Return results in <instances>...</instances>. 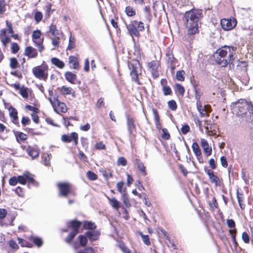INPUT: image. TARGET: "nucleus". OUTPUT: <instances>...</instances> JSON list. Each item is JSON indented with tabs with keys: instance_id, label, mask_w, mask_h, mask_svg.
Returning a JSON list of instances; mask_svg holds the SVG:
<instances>
[{
	"instance_id": "f257e3e1",
	"label": "nucleus",
	"mask_w": 253,
	"mask_h": 253,
	"mask_svg": "<svg viewBox=\"0 0 253 253\" xmlns=\"http://www.w3.org/2000/svg\"><path fill=\"white\" fill-rule=\"evenodd\" d=\"M202 10L192 9L184 14V23L187 29V39L191 42L195 38V35L199 33V24L203 17Z\"/></svg>"
},
{
	"instance_id": "f03ea898",
	"label": "nucleus",
	"mask_w": 253,
	"mask_h": 253,
	"mask_svg": "<svg viewBox=\"0 0 253 253\" xmlns=\"http://www.w3.org/2000/svg\"><path fill=\"white\" fill-rule=\"evenodd\" d=\"M237 47L224 45L218 48L213 54L215 62L221 67H225L228 64H234V56Z\"/></svg>"
},
{
	"instance_id": "7ed1b4c3",
	"label": "nucleus",
	"mask_w": 253,
	"mask_h": 253,
	"mask_svg": "<svg viewBox=\"0 0 253 253\" xmlns=\"http://www.w3.org/2000/svg\"><path fill=\"white\" fill-rule=\"evenodd\" d=\"M234 113L247 122H253V105L250 102L241 99L231 104Z\"/></svg>"
},
{
	"instance_id": "20e7f679",
	"label": "nucleus",
	"mask_w": 253,
	"mask_h": 253,
	"mask_svg": "<svg viewBox=\"0 0 253 253\" xmlns=\"http://www.w3.org/2000/svg\"><path fill=\"white\" fill-rule=\"evenodd\" d=\"M221 27L224 31H229L233 29L237 25V21L234 18L222 19L220 21Z\"/></svg>"
},
{
	"instance_id": "39448f33",
	"label": "nucleus",
	"mask_w": 253,
	"mask_h": 253,
	"mask_svg": "<svg viewBox=\"0 0 253 253\" xmlns=\"http://www.w3.org/2000/svg\"><path fill=\"white\" fill-rule=\"evenodd\" d=\"M59 190V195L61 196L67 197L70 191V184L67 182H60L57 184Z\"/></svg>"
},
{
	"instance_id": "423d86ee",
	"label": "nucleus",
	"mask_w": 253,
	"mask_h": 253,
	"mask_svg": "<svg viewBox=\"0 0 253 253\" xmlns=\"http://www.w3.org/2000/svg\"><path fill=\"white\" fill-rule=\"evenodd\" d=\"M32 71L34 76L40 80L46 81L47 79V74L45 73L44 70L42 69L40 66H37L34 67Z\"/></svg>"
},
{
	"instance_id": "0eeeda50",
	"label": "nucleus",
	"mask_w": 253,
	"mask_h": 253,
	"mask_svg": "<svg viewBox=\"0 0 253 253\" xmlns=\"http://www.w3.org/2000/svg\"><path fill=\"white\" fill-rule=\"evenodd\" d=\"M149 70L151 72L154 78H157L159 76L158 67L159 64L157 61H152L148 63Z\"/></svg>"
},
{
	"instance_id": "6e6552de",
	"label": "nucleus",
	"mask_w": 253,
	"mask_h": 253,
	"mask_svg": "<svg viewBox=\"0 0 253 253\" xmlns=\"http://www.w3.org/2000/svg\"><path fill=\"white\" fill-rule=\"evenodd\" d=\"M226 222L228 227L231 228V229L229 230V232L230 234L231 235L232 241L234 242L235 244H236V230L235 229V222L232 219H227Z\"/></svg>"
},
{
	"instance_id": "1a4fd4ad",
	"label": "nucleus",
	"mask_w": 253,
	"mask_h": 253,
	"mask_svg": "<svg viewBox=\"0 0 253 253\" xmlns=\"http://www.w3.org/2000/svg\"><path fill=\"white\" fill-rule=\"evenodd\" d=\"M126 118L127 130L130 135L133 134L136 129V126L134 124V120L128 115L126 116Z\"/></svg>"
},
{
	"instance_id": "9d476101",
	"label": "nucleus",
	"mask_w": 253,
	"mask_h": 253,
	"mask_svg": "<svg viewBox=\"0 0 253 253\" xmlns=\"http://www.w3.org/2000/svg\"><path fill=\"white\" fill-rule=\"evenodd\" d=\"M207 173L208 174L210 181L211 183H214L215 186H220L219 178L216 175H214L212 171L208 169L207 170Z\"/></svg>"
},
{
	"instance_id": "9b49d317",
	"label": "nucleus",
	"mask_w": 253,
	"mask_h": 253,
	"mask_svg": "<svg viewBox=\"0 0 253 253\" xmlns=\"http://www.w3.org/2000/svg\"><path fill=\"white\" fill-rule=\"evenodd\" d=\"M201 146L203 149L204 152L205 154V155L208 157L210 156L212 152V149L211 147L209 146V144L207 141L205 139L202 138L201 139Z\"/></svg>"
},
{
	"instance_id": "f8f14e48",
	"label": "nucleus",
	"mask_w": 253,
	"mask_h": 253,
	"mask_svg": "<svg viewBox=\"0 0 253 253\" xmlns=\"http://www.w3.org/2000/svg\"><path fill=\"white\" fill-rule=\"evenodd\" d=\"M24 55L30 58H35L38 55V52L36 49L29 46L26 47Z\"/></svg>"
},
{
	"instance_id": "ddd939ff",
	"label": "nucleus",
	"mask_w": 253,
	"mask_h": 253,
	"mask_svg": "<svg viewBox=\"0 0 253 253\" xmlns=\"http://www.w3.org/2000/svg\"><path fill=\"white\" fill-rule=\"evenodd\" d=\"M192 148L199 162L203 163L202 158L201 157V151L198 144L197 142H193L192 145Z\"/></svg>"
},
{
	"instance_id": "4468645a",
	"label": "nucleus",
	"mask_w": 253,
	"mask_h": 253,
	"mask_svg": "<svg viewBox=\"0 0 253 253\" xmlns=\"http://www.w3.org/2000/svg\"><path fill=\"white\" fill-rule=\"evenodd\" d=\"M81 225V222L79 221L73 220L68 222L67 226L68 228H72V231H76L77 234L79 233V230Z\"/></svg>"
},
{
	"instance_id": "2eb2a0df",
	"label": "nucleus",
	"mask_w": 253,
	"mask_h": 253,
	"mask_svg": "<svg viewBox=\"0 0 253 253\" xmlns=\"http://www.w3.org/2000/svg\"><path fill=\"white\" fill-rule=\"evenodd\" d=\"M85 234L86 237H87L90 241H95L99 238L100 233L98 231L93 230L87 231L85 232Z\"/></svg>"
},
{
	"instance_id": "dca6fc26",
	"label": "nucleus",
	"mask_w": 253,
	"mask_h": 253,
	"mask_svg": "<svg viewBox=\"0 0 253 253\" xmlns=\"http://www.w3.org/2000/svg\"><path fill=\"white\" fill-rule=\"evenodd\" d=\"M126 28L129 33V34L132 36L139 37L140 34L139 31L136 29V27L133 23L129 24L126 25Z\"/></svg>"
},
{
	"instance_id": "f3484780",
	"label": "nucleus",
	"mask_w": 253,
	"mask_h": 253,
	"mask_svg": "<svg viewBox=\"0 0 253 253\" xmlns=\"http://www.w3.org/2000/svg\"><path fill=\"white\" fill-rule=\"evenodd\" d=\"M107 198L109 201L110 205L115 210H118L120 207L119 202L114 197L112 198L107 196Z\"/></svg>"
},
{
	"instance_id": "a211bd4d",
	"label": "nucleus",
	"mask_w": 253,
	"mask_h": 253,
	"mask_svg": "<svg viewBox=\"0 0 253 253\" xmlns=\"http://www.w3.org/2000/svg\"><path fill=\"white\" fill-rule=\"evenodd\" d=\"M28 154L32 157V159L36 158L39 156V152L37 150L31 146H28L26 149Z\"/></svg>"
},
{
	"instance_id": "6ab92c4d",
	"label": "nucleus",
	"mask_w": 253,
	"mask_h": 253,
	"mask_svg": "<svg viewBox=\"0 0 253 253\" xmlns=\"http://www.w3.org/2000/svg\"><path fill=\"white\" fill-rule=\"evenodd\" d=\"M237 198L241 209L242 210L244 209L245 208L246 205L244 203H243L244 199V195L242 193H240L238 190L237 191Z\"/></svg>"
},
{
	"instance_id": "aec40b11",
	"label": "nucleus",
	"mask_w": 253,
	"mask_h": 253,
	"mask_svg": "<svg viewBox=\"0 0 253 253\" xmlns=\"http://www.w3.org/2000/svg\"><path fill=\"white\" fill-rule=\"evenodd\" d=\"M65 77L68 82L74 83V82L76 80L77 76L72 72H66L65 73Z\"/></svg>"
},
{
	"instance_id": "412c9836",
	"label": "nucleus",
	"mask_w": 253,
	"mask_h": 253,
	"mask_svg": "<svg viewBox=\"0 0 253 253\" xmlns=\"http://www.w3.org/2000/svg\"><path fill=\"white\" fill-rule=\"evenodd\" d=\"M51 61L53 65L56 66L60 69L63 68L65 66V64L63 61L60 60L58 58L56 57L52 58Z\"/></svg>"
},
{
	"instance_id": "4be33fe9",
	"label": "nucleus",
	"mask_w": 253,
	"mask_h": 253,
	"mask_svg": "<svg viewBox=\"0 0 253 253\" xmlns=\"http://www.w3.org/2000/svg\"><path fill=\"white\" fill-rule=\"evenodd\" d=\"M69 62L70 63L72 64L73 65V68L75 69H78L79 67V64L77 58L74 56H70L69 57Z\"/></svg>"
},
{
	"instance_id": "5701e85b",
	"label": "nucleus",
	"mask_w": 253,
	"mask_h": 253,
	"mask_svg": "<svg viewBox=\"0 0 253 253\" xmlns=\"http://www.w3.org/2000/svg\"><path fill=\"white\" fill-rule=\"evenodd\" d=\"M132 67V69L130 72V76L131 77L132 80L134 81H135L136 83L139 84L138 83L139 82V79L138 77V73L136 71V69L134 67L133 65H131Z\"/></svg>"
},
{
	"instance_id": "b1692460",
	"label": "nucleus",
	"mask_w": 253,
	"mask_h": 253,
	"mask_svg": "<svg viewBox=\"0 0 253 253\" xmlns=\"http://www.w3.org/2000/svg\"><path fill=\"white\" fill-rule=\"evenodd\" d=\"M55 103L57 104L61 112L65 113L67 111V108L64 103L60 102L57 99H56Z\"/></svg>"
},
{
	"instance_id": "393cba45",
	"label": "nucleus",
	"mask_w": 253,
	"mask_h": 253,
	"mask_svg": "<svg viewBox=\"0 0 253 253\" xmlns=\"http://www.w3.org/2000/svg\"><path fill=\"white\" fill-rule=\"evenodd\" d=\"M166 60L168 64H172L175 63L176 59L172 53L169 52L167 53Z\"/></svg>"
},
{
	"instance_id": "a878e982",
	"label": "nucleus",
	"mask_w": 253,
	"mask_h": 253,
	"mask_svg": "<svg viewBox=\"0 0 253 253\" xmlns=\"http://www.w3.org/2000/svg\"><path fill=\"white\" fill-rule=\"evenodd\" d=\"M9 110L10 117L12 118L14 120H17L18 119V116L16 110L11 106Z\"/></svg>"
},
{
	"instance_id": "bb28decb",
	"label": "nucleus",
	"mask_w": 253,
	"mask_h": 253,
	"mask_svg": "<svg viewBox=\"0 0 253 253\" xmlns=\"http://www.w3.org/2000/svg\"><path fill=\"white\" fill-rule=\"evenodd\" d=\"M84 226L85 229L91 230L92 231L95 229L96 227L95 223L91 221L85 222Z\"/></svg>"
},
{
	"instance_id": "cd10ccee",
	"label": "nucleus",
	"mask_w": 253,
	"mask_h": 253,
	"mask_svg": "<svg viewBox=\"0 0 253 253\" xmlns=\"http://www.w3.org/2000/svg\"><path fill=\"white\" fill-rule=\"evenodd\" d=\"M77 234L76 231H72L65 239V242L67 243H70Z\"/></svg>"
},
{
	"instance_id": "c85d7f7f",
	"label": "nucleus",
	"mask_w": 253,
	"mask_h": 253,
	"mask_svg": "<svg viewBox=\"0 0 253 253\" xmlns=\"http://www.w3.org/2000/svg\"><path fill=\"white\" fill-rule=\"evenodd\" d=\"M76 43H75V39L74 37H72L71 36L70 39L68 46L67 47V49L71 50L74 48L75 47Z\"/></svg>"
},
{
	"instance_id": "c756f323",
	"label": "nucleus",
	"mask_w": 253,
	"mask_h": 253,
	"mask_svg": "<svg viewBox=\"0 0 253 253\" xmlns=\"http://www.w3.org/2000/svg\"><path fill=\"white\" fill-rule=\"evenodd\" d=\"M126 12L127 16H132L135 14V11L133 8L130 6H126Z\"/></svg>"
},
{
	"instance_id": "7c9ffc66",
	"label": "nucleus",
	"mask_w": 253,
	"mask_h": 253,
	"mask_svg": "<svg viewBox=\"0 0 253 253\" xmlns=\"http://www.w3.org/2000/svg\"><path fill=\"white\" fill-rule=\"evenodd\" d=\"M137 167L139 170L143 173V175H146L147 174L146 171V168L144 164L140 162L137 164Z\"/></svg>"
},
{
	"instance_id": "2f4dec72",
	"label": "nucleus",
	"mask_w": 253,
	"mask_h": 253,
	"mask_svg": "<svg viewBox=\"0 0 253 253\" xmlns=\"http://www.w3.org/2000/svg\"><path fill=\"white\" fill-rule=\"evenodd\" d=\"M41 35V33L40 30H36L34 31L32 34V39L33 41L34 42H37L35 41V40L39 39Z\"/></svg>"
},
{
	"instance_id": "473e14b6",
	"label": "nucleus",
	"mask_w": 253,
	"mask_h": 253,
	"mask_svg": "<svg viewBox=\"0 0 253 253\" xmlns=\"http://www.w3.org/2000/svg\"><path fill=\"white\" fill-rule=\"evenodd\" d=\"M184 72L183 70L177 71L176 74L177 80L179 81H183L184 80Z\"/></svg>"
},
{
	"instance_id": "72a5a7b5",
	"label": "nucleus",
	"mask_w": 253,
	"mask_h": 253,
	"mask_svg": "<svg viewBox=\"0 0 253 253\" xmlns=\"http://www.w3.org/2000/svg\"><path fill=\"white\" fill-rule=\"evenodd\" d=\"M71 133L70 135L67 134L62 135L61 136V140L66 143H69L72 140Z\"/></svg>"
},
{
	"instance_id": "f704fd0d",
	"label": "nucleus",
	"mask_w": 253,
	"mask_h": 253,
	"mask_svg": "<svg viewBox=\"0 0 253 253\" xmlns=\"http://www.w3.org/2000/svg\"><path fill=\"white\" fill-rule=\"evenodd\" d=\"M87 178L90 180H95L97 179V175L93 172L88 171L86 173Z\"/></svg>"
},
{
	"instance_id": "c9c22d12",
	"label": "nucleus",
	"mask_w": 253,
	"mask_h": 253,
	"mask_svg": "<svg viewBox=\"0 0 253 253\" xmlns=\"http://www.w3.org/2000/svg\"><path fill=\"white\" fill-rule=\"evenodd\" d=\"M168 106L169 109L172 111H174L177 108V105L174 100H171L168 102Z\"/></svg>"
},
{
	"instance_id": "e433bc0d",
	"label": "nucleus",
	"mask_w": 253,
	"mask_h": 253,
	"mask_svg": "<svg viewBox=\"0 0 253 253\" xmlns=\"http://www.w3.org/2000/svg\"><path fill=\"white\" fill-rule=\"evenodd\" d=\"M78 238L79 239L81 245L83 247H84L87 242L86 237L84 235H80Z\"/></svg>"
},
{
	"instance_id": "4c0bfd02",
	"label": "nucleus",
	"mask_w": 253,
	"mask_h": 253,
	"mask_svg": "<svg viewBox=\"0 0 253 253\" xmlns=\"http://www.w3.org/2000/svg\"><path fill=\"white\" fill-rule=\"evenodd\" d=\"M18 64V61L15 58L10 59V67L11 69H16L17 67Z\"/></svg>"
},
{
	"instance_id": "58836bf2",
	"label": "nucleus",
	"mask_w": 253,
	"mask_h": 253,
	"mask_svg": "<svg viewBox=\"0 0 253 253\" xmlns=\"http://www.w3.org/2000/svg\"><path fill=\"white\" fill-rule=\"evenodd\" d=\"M11 52L16 53L19 50V46L17 43L13 42L11 45Z\"/></svg>"
},
{
	"instance_id": "ea45409f",
	"label": "nucleus",
	"mask_w": 253,
	"mask_h": 253,
	"mask_svg": "<svg viewBox=\"0 0 253 253\" xmlns=\"http://www.w3.org/2000/svg\"><path fill=\"white\" fill-rule=\"evenodd\" d=\"M176 90L181 95H183L185 91L184 87L181 85L178 84H176Z\"/></svg>"
},
{
	"instance_id": "a19ab883",
	"label": "nucleus",
	"mask_w": 253,
	"mask_h": 253,
	"mask_svg": "<svg viewBox=\"0 0 253 253\" xmlns=\"http://www.w3.org/2000/svg\"><path fill=\"white\" fill-rule=\"evenodd\" d=\"M140 235H141L142 237V239L143 241V242L146 244V245H149L150 244V242L149 240V237L148 235H144L142 234V233H140Z\"/></svg>"
},
{
	"instance_id": "79ce46f5",
	"label": "nucleus",
	"mask_w": 253,
	"mask_h": 253,
	"mask_svg": "<svg viewBox=\"0 0 253 253\" xmlns=\"http://www.w3.org/2000/svg\"><path fill=\"white\" fill-rule=\"evenodd\" d=\"M240 65H237V69L239 70L240 67H242V71L244 72H246L247 70V64L245 62H239Z\"/></svg>"
},
{
	"instance_id": "37998d69",
	"label": "nucleus",
	"mask_w": 253,
	"mask_h": 253,
	"mask_svg": "<svg viewBox=\"0 0 253 253\" xmlns=\"http://www.w3.org/2000/svg\"><path fill=\"white\" fill-rule=\"evenodd\" d=\"M118 165H122L123 166H126L127 165L126 159L124 157H120L118 159L117 161Z\"/></svg>"
},
{
	"instance_id": "c03bdc74",
	"label": "nucleus",
	"mask_w": 253,
	"mask_h": 253,
	"mask_svg": "<svg viewBox=\"0 0 253 253\" xmlns=\"http://www.w3.org/2000/svg\"><path fill=\"white\" fill-rule=\"evenodd\" d=\"M118 246L124 253H130L129 250L125 246L123 243L120 242Z\"/></svg>"
},
{
	"instance_id": "a18cd8bd",
	"label": "nucleus",
	"mask_w": 253,
	"mask_h": 253,
	"mask_svg": "<svg viewBox=\"0 0 253 253\" xmlns=\"http://www.w3.org/2000/svg\"><path fill=\"white\" fill-rule=\"evenodd\" d=\"M61 92L65 95L69 94L71 93V88L69 87L62 86L61 88Z\"/></svg>"
},
{
	"instance_id": "49530a36",
	"label": "nucleus",
	"mask_w": 253,
	"mask_h": 253,
	"mask_svg": "<svg viewBox=\"0 0 253 253\" xmlns=\"http://www.w3.org/2000/svg\"><path fill=\"white\" fill-rule=\"evenodd\" d=\"M163 91L165 95H170L171 93V88L167 85H164L163 87Z\"/></svg>"
},
{
	"instance_id": "de8ad7c7",
	"label": "nucleus",
	"mask_w": 253,
	"mask_h": 253,
	"mask_svg": "<svg viewBox=\"0 0 253 253\" xmlns=\"http://www.w3.org/2000/svg\"><path fill=\"white\" fill-rule=\"evenodd\" d=\"M242 240L244 241V242L245 243H247V244L249 243L250 237H249V235L248 234V233L246 232H244L242 233Z\"/></svg>"
},
{
	"instance_id": "09e8293b",
	"label": "nucleus",
	"mask_w": 253,
	"mask_h": 253,
	"mask_svg": "<svg viewBox=\"0 0 253 253\" xmlns=\"http://www.w3.org/2000/svg\"><path fill=\"white\" fill-rule=\"evenodd\" d=\"M162 137L166 140L169 139L170 138V134L168 132V130L166 128H164L162 129Z\"/></svg>"
},
{
	"instance_id": "8fccbe9b",
	"label": "nucleus",
	"mask_w": 253,
	"mask_h": 253,
	"mask_svg": "<svg viewBox=\"0 0 253 253\" xmlns=\"http://www.w3.org/2000/svg\"><path fill=\"white\" fill-rule=\"evenodd\" d=\"M20 94L23 98H27L28 97V93L27 92V88H20Z\"/></svg>"
},
{
	"instance_id": "3c124183",
	"label": "nucleus",
	"mask_w": 253,
	"mask_h": 253,
	"mask_svg": "<svg viewBox=\"0 0 253 253\" xmlns=\"http://www.w3.org/2000/svg\"><path fill=\"white\" fill-rule=\"evenodd\" d=\"M5 11V2L4 0H0V14Z\"/></svg>"
},
{
	"instance_id": "603ef678",
	"label": "nucleus",
	"mask_w": 253,
	"mask_h": 253,
	"mask_svg": "<svg viewBox=\"0 0 253 253\" xmlns=\"http://www.w3.org/2000/svg\"><path fill=\"white\" fill-rule=\"evenodd\" d=\"M33 242L38 247H41L42 244V240L38 237H35L33 239Z\"/></svg>"
},
{
	"instance_id": "864d4df0",
	"label": "nucleus",
	"mask_w": 253,
	"mask_h": 253,
	"mask_svg": "<svg viewBox=\"0 0 253 253\" xmlns=\"http://www.w3.org/2000/svg\"><path fill=\"white\" fill-rule=\"evenodd\" d=\"M72 140L74 141V144L77 145L78 143V134L77 133L73 132L71 133Z\"/></svg>"
},
{
	"instance_id": "5fc2aeb1",
	"label": "nucleus",
	"mask_w": 253,
	"mask_h": 253,
	"mask_svg": "<svg viewBox=\"0 0 253 253\" xmlns=\"http://www.w3.org/2000/svg\"><path fill=\"white\" fill-rule=\"evenodd\" d=\"M57 31L55 25L52 24L50 26L49 32L51 33V34L53 36H56V35L57 34Z\"/></svg>"
},
{
	"instance_id": "6e6d98bb",
	"label": "nucleus",
	"mask_w": 253,
	"mask_h": 253,
	"mask_svg": "<svg viewBox=\"0 0 253 253\" xmlns=\"http://www.w3.org/2000/svg\"><path fill=\"white\" fill-rule=\"evenodd\" d=\"M18 183V179L16 176L11 177L9 180V184L12 186H15Z\"/></svg>"
},
{
	"instance_id": "4d7b16f0",
	"label": "nucleus",
	"mask_w": 253,
	"mask_h": 253,
	"mask_svg": "<svg viewBox=\"0 0 253 253\" xmlns=\"http://www.w3.org/2000/svg\"><path fill=\"white\" fill-rule=\"evenodd\" d=\"M189 130L190 127L188 125H183L181 128V131L183 134H186Z\"/></svg>"
},
{
	"instance_id": "13d9d810",
	"label": "nucleus",
	"mask_w": 253,
	"mask_h": 253,
	"mask_svg": "<svg viewBox=\"0 0 253 253\" xmlns=\"http://www.w3.org/2000/svg\"><path fill=\"white\" fill-rule=\"evenodd\" d=\"M153 112L155 117V122L160 125V118L157 110L155 109H153Z\"/></svg>"
},
{
	"instance_id": "bf43d9fd",
	"label": "nucleus",
	"mask_w": 253,
	"mask_h": 253,
	"mask_svg": "<svg viewBox=\"0 0 253 253\" xmlns=\"http://www.w3.org/2000/svg\"><path fill=\"white\" fill-rule=\"evenodd\" d=\"M18 179V182L22 184H25L26 183V177L25 176V175H20L17 177Z\"/></svg>"
},
{
	"instance_id": "052dcab7",
	"label": "nucleus",
	"mask_w": 253,
	"mask_h": 253,
	"mask_svg": "<svg viewBox=\"0 0 253 253\" xmlns=\"http://www.w3.org/2000/svg\"><path fill=\"white\" fill-rule=\"evenodd\" d=\"M21 123L22 125L26 126L29 125L31 123V121L28 117H23L22 119Z\"/></svg>"
},
{
	"instance_id": "680f3d73",
	"label": "nucleus",
	"mask_w": 253,
	"mask_h": 253,
	"mask_svg": "<svg viewBox=\"0 0 253 253\" xmlns=\"http://www.w3.org/2000/svg\"><path fill=\"white\" fill-rule=\"evenodd\" d=\"M42 18V15L41 12L37 11L35 14V19L37 22H40Z\"/></svg>"
},
{
	"instance_id": "e2e57ef3",
	"label": "nucleus",
	"mask_w": 253,
	"mask_h": 253,
	"mask_svg": "<svg viewBox=\"0 0 253 253\" xmlns=\"http://www.w3.org/2000/svg\"><path fill=\"white\" fill-rule=\"evenodd\" d=\"M1 41L4 46H6V44L10 42V39L9 37H5L1 39Z\"/></svg>"
},
{
	"instance_id": "0e129e2a",
	"label": "nucleus",
	"mask_w": 253,
	"mask_h": 253,
	"mask_svg": "<svg viewBox=\"0 0 253 253\" xmlns=\"http://www.w3.org/2000/svg\"><path fill=\"white\" fill-rule=\"evenodd\" d=\"M95 148L98 150L105 149V145L102 142L97 143L95 145Z\"/></svg>"
},
{
	"instance_id": "69168bd1",
	"label": "nucleus",
	"mask_w": 253,
	"mask_h": 253,
	"mask_svg": "<svg viewBox=\"0 0 253 253\" xmlns=\"http://www.w3.org/2000/svg\"><path fill=\"white\" fill-rule=\"evenodd\" d=\"M220 162H221V165L223 167L226 168L228 166V163H227V161L226 160L225 157L222 156L220 158Z\"/></svg>"
},
{
	"instance_id": "338daca9",
	"label": "nucleus",
	"mask_w": 253,
	"mask_h": 253,
	"mask_svg": "<svg viewBox=\"0 0 253 253\" xmlns=\"http://www.w3.org/2000/svg\"><path fill=\"white\" fill-rule=\"evenodd\" d=\"M15 192L19 196H23V188L21 187H19V186L17 187L15 189Z\"/></svg>"
},
{
	"instance_id": "774afa93",
	"label": "nucleus",
	"mask_w": 253,
	"mask_h": 253,
	"mask_svg": "<svg viewBox=\"0 0 253 253\" xmlns=\"http://www.w3.org/2000/svg\"><path fill=\"white\" fill-rule=\"evenodd\" d=\"M209 163L210 167L212 169H215V168H216V164H215V161H214V160L213 158H211V159L209 160Z\"/></svg>"
}]
</instances>
